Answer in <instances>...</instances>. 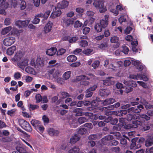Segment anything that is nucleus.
<instances>
[{
	"mask_svg": "<svg viewBox=\"0 0 153 153\" xmlns=\"http://www.w3.org/2000/svg\"><path fill=\"white\" fill-rule=\"evenodd\" d=\"M93 4L101 13L105 12L107 10L106 7L104 6L103 0H94Z\"/></svg>",
	"mask_w": 153,
	"mask_h": 153,
	"instance_id": "f257e3e1",
	"label": "nucleus"
},
{
	"mask_svg": "<svg viewBox=\"0 0 153 153\" xmlns=\"http://www.w3.org/2000/svg\"><path fill=\"white\" fill-rule=\"evenodd\" d=\"M89 78L88 76L84 75H81L78 76L76 78L77 81L80 82V83L81 85H87L89 84V82L87 80H88Z\"/></svg>",
	"mask_w": 153,
	"mask_h": 153,
	"instance_id": "f03ea898",
	"label": "nucleus"
},
{
	"mask_svg": "<svg viewBox=\"0 0 153 153\" xmlns=\"http://www.w3.org/2000/svg\"><path fill=\"white\" fill-rule=\"evenodd\" d=\"M143 106L139 105L136 106L131 107L128 109V112H133L134 113H139L143 108Z\"/></svg>",
	"mask_w": 153,
	"mask_h": 153,
	"instance_id": "7ed1b4c3",
	"label": "nucleus"
},
{
	"mask_svg": "<svg viewBox=\"0 0 153 153\" xmlns=\"http://www.w3.org/2000/svg\"><path fill=\"white\" fill-rule=\"evenodd\" d=\"M15 41V37L11 36L4 39V40L3 43L4 45L9 46L14 43Z\"/></svg>",
	"mask_w": 153,
	"mask_h": 153,
	"instance_id": "20e7f679",
	"label": "nucleus"
},
{
	"mask_svg": "<svg viewBox=\"0 0 153 153\" xmlns=\"http://www.w3.org/2000/svg\"><path fill=\"white\" fill-rule=\"evenodd\" d=\"M8 4L5 1H1L0 4V14L5 15V10L8 7Z\"/></svg>",
	"mask_w": 153,
	"mask_h": 153,
	"instance_id": "39448f33",
	"label": "nucleus"
},
{
	"mask_svg": "<svg viewBox=\"0 0 153 153\" xmlns=\"http://www.w3.org/2000/svg\"><path fill=\"white\" fill-rule=\"evenodd\" d=\"M142 123L140 121L136 120L132 122V124H129L125 125L124 127L126 129H129L131 128H136L138 126V125H140Z\"/></svg>",
	"mask_w": 153,
	"mask_h": 153,
	"instance_id": "423d86ee",
	"label": "nucleus"
},
{
	"mask_svg": "<svg viewBox=\"0 0 153 153\" xmlns=\"http://www.w3.org/2000/svg\"><path fill=\"white\" fill-rule=\"evenodd\" d=\"M30 22L29 20H26L25 21L18 20L15 22V25L19 28L22 27H23L27 26Z\"/></svg>",
	"mask_w": 153,
	"mask_h": 153,
	"instance_id": "0eeeda50",
	"label": "nucleus"
},
{
	"mask_svg": "<svg viewBox=\"0 0 153 153\" xmlns=\"http://www.w3.org/2000/svg\"><path fill=\"white\" fill-rule=\"evenodd\" d=\"M28 60L27 59H24L17 63V66L21 69L24 70L25 67L27 65Z\"/></svg>",
	"mask_w": 153,
	"mask_h": 153,
	"instance_id": "6e6552de",
	"label": "nucleus"
},
{
	"mask_svg": "<svg viewBox=\"0 0 153 153\" xmlns=\"http://www.w3.org/2000/svg\"><path fill=\"white\" fill-rule=\"evenodd\" d=\"M22 52L19 51H18L14 56L11 59V61L13 62H16L18 60L20 59L23 56Z\"/></svg>",
	"mask_w": 153,
	"mask_h": 153,
	"instance_id": "1a4fd4ad",
	"label": "nucleus"
},
{
	"mask_svg": "<svg viewBox=\"0 0 153 153\" xmlns=\"http://www.w3.org/2000/svg\"><path fill=\"white\" fill-rule=\"evenodd\" d=\"M22 124L21 126L25 130L29 132H30L32 131L31 126L28 122L24 120H22Z\"/></svg>",
	"mask_w": 153,
	"mask_h": 153,
	"instance_id": "9d476101",
	"label": "nucleus"
},
{
	"mask_svg": "<svg viewBox=\"0 0 153 153\" xmlns=\"http://www.w3.org/2000/svg\"><path fill=\"white\" fill-rule=\"evenodd\" d=\"M128 112V109L127 110H122L120 111H118L117 113L116 111H109L108 113H106L107 115H112V114H116L120 116H122L123 114H126Z\"/></svg>",
	"mask_w": 153,
	"mask_h": 153,
	"instance_id": "9b49d317",
	"label": "nucleus"
},
{
	"mask_svg": "<svg viewBox=\"0 0 153 153\" xmlns=\"http://www.w3.org/2000/svg\"><path fill=\"white\" fill-rule=\"evenodd\" d=\"M62 21L63 25L66 27H68L72 25L74 23L73 21L71 19H68L67 18H63Z\"/></svg>",
	"mask_w": 153,
	"mask_h": 153,
	"instance_id": "f8f14e48",
	"label": "nucleus"
},
{
	"mask_svg": "<svg viewBox=\"0 0 153 153\" xmlns=\"http://www.w3.org/2000/svg\"><path fill=\"white\" fill-rule=\"evenodd\" d=\"M61 14V12L59 8L55 7L53 10V11L51 13L50 17L53 19L59 16Z\"/></svg>",
	"mask_w": 153,
	"mask_h": 153,
	"instance_id": "ddd939ff",
	"label": "nucleus"
},
{
	"mask_svg": "<svg viewBox=\"0 0 153 153\" xmlns=\"http://www.w3.org/2000/svg\"><path fill=\"white\" fill-rule=\"evenodd\" d=\"M109 16L108 15H105L104 18L105 19H102L100 21L99 24H100V25H102L103 28H105L107 27L108 24V19Z\"/></svg>",
	"mask_w": 153,
	"mask_h": 153,
	"instance_id": "4468645a",
	"label": "nucleus"
},
{
	"mask_svg": "<svg viewBox=\"0 0 153 153\" xmlns=\"http://www.w3.org/2000/svg\"><path fill=\"white\" fill-rule=\"evenodd\" d=\"M57 51V49L55 47H52L48 49L46 51L47 55L52 56L54 55Z\"/></svg>",
	"mask_w": 153,
	"mask_h": 153,
	"instance_id": "2eb2a0df",
	"label": "nucleus"
},
{
	"mask_svg": "<svg viewBox=\"0 0 153 153\" xmlns=\"http://www.w3.org/2000/svg\"><path fill=\"white\" fill-rule=\"evenodd\" d=\"M80 138L79 135L75 134L70 138V143L71 144H74L78 141Z\"/></svg>",
	"mask_w": 153,
	"mask_h": 153,
	"instance_id": "dca6fc26",
	"label": "nucleus"
},
{
	"mask_svg": "<svg viewBox=\"0 0 153 153\" xmlns=\"http://www.w3.org/2000/svg\"><path fill=\"white\" fill-rule=\"evenodd\" d=\"M52 24L51 22H49L44 27V31L45 33L50 32L51 29Z\"/></svg>",
	"mask_w": 153,
	"mask_h": 153,
	"instance_id": "f3484780",
	"label": "nucleus"
},
{
	"mask_svg": "<svg viewBox=\"0 0 153 153\" xmlns=\"http://www.w3.org/2000/svg\"><path fill=\"white\" fill-rule=\"evenodd\" d=\"M69 2L67 1H63L58 4V6L61 9H64L68 7Z\"/></svg>",
	"mask_w": 153,
	"mask_h": 153,
	"instance_id": "a211bd4d",
	"label": "nucleus"
},
{
	"mask_svg": "<svg viewBox=\"0 0 153 153\" xmlns=\"http://www.w3.org/2000/svg\"><path fill=\"white\" fill-rule=\"evenodd\" d=\"M12 29L11 26H9L3 29L1 31V35H4L8 33Z\"/></svg>",
	"mask_w": 153,
	"mask_h": 153,
	"instance_id": "6ab92c4d",
	"label": "nucleus"
},
{
	"mask_svg": "<svg viewBox=\"0 0 153 153\" xmlns=\"http://www.w3.org/2000/svg\"><path fill=\"white\" fill-rule=\"evenodd\" d=\"M16 50V47L13 46L8 48L7 50V53L9 55H12Z\"/></svg>",
	"mask_w": 153,
	"mask_h": 153,
	"instance_id": "aec40b11",
	"label": "nucleus"
},
{
	"mask_svg": "<svg viewBox=\"0 0 153 153\" xmlns=\"http://www.w3.org/2000/svg\"><path fill=\"white\" fill-rule=\"evenodd\" d=\"M122 82L126 85L131 86L133 87H136L137 86L136 82L132 80H131L128 82L124 80Z\"/></svg>",
	"mask_w": 153,
	"mask_h": 153,
	"instance_id": "412c9836",
	"label": "nucleus"
},
{
	"mask_svg": "<svg viewBox=\"0 0 153 153\" xmlns=\"http://www.w3.org/2000/svg\"><path fill=\"white\" fill-rule=\"evenodd\" d=\"M16 149L19 153H27L26 147L25 146H17Z\"/></svg>",
	"mask_w": 153,
	"mask_h": 153,
	"instance_id": "4be33fe9",
	"label": "nucleus"
},
{
	"mask_svg": "<svg viewBox=\"0 0 153 153\" xmlns=\"http://www.w3.org/2000/svg\"><path fill=\"white\" fill-rule=\"evenodd\" d=\"M113 77H108L106 79L103 80V84L106 85H109L113 84L114 83L113 80L110 79H112Z\"/></svg>",
	"mask_w": 153,
	"mask_h": 153,
	"instance_id": "5701e85b",
	"label": "nucleus"
},
{
	"mask_svg": "<svg viewBox=\"0 0 153 153\" xmlns=\"http://www.w3.org/2000/svg\"><path fill=\"white\" fill-rule=\"evenodd\" d=\"M111 121V123L113 125L116 124L118 122V120L117 119H114L113 120V118L111 116H109L107 119L105 120V121L106 123Z\"/></svg>",
	"mask_w": 153,
	"mask_h": 153,
	"instance_id": "b1692460",
	"label": "nucleus"
},
{
	"mask_svg": "<svg viewBox=\"0 0 153 153\" xmlns=\"http://www.w3.org/2000/svg\"><path fill=\"white\" fill-rule=\"evenodd\" d=\"M100 94L102 96L108 95L110 93V91L107 89H102L100 90Z\"/></svg>",
	"mask_w": 153,
	"mask_h": 153,
	"instance_id": "393cba45",
	"label": "nucleus"
},
{
	"mask_svg": "<svg viewBox=\"0 0 153 153\" xmlns=\"http://www.w3.org/2000/svg\"><path fill=\"white\" fill-rule=\"evenodd\" d=\"M115 102V100L113 98L107 99L105 100L102 102L104 105L110 104Z\"/></svg>",
	"mask_w": 153,
	"mask_h": 153,
	"instance_id": "a878e982",
	"label": "nucleus"
},
{
	"mask_svg": "<svg viewBox=\"0 0 153 153\" xmlns=\"http://www.w3.org/2000/svg\"><path fill=\"white\" fill-rule=\"evenodd\" d=\"M153 144V138L149 137L146 141L145 145L147 147Z\"/></svg>",
	"mask_w": 153,
	"mask_h": 153,
	"instance_id": "bb28decb",
	"label": "nucleus"
},
{
	"mask_svg": "<svg viewBox=\"0 0 153 153\" xmlns=\"http://www.w3.org/2000/svg\"><path fill=\"white\" fill-rule=\"evenodd\" d=\"M25 71L26 72L35 75L36 74L34 70L30 67H26L25 69Z\"/></svg>",
	"mask_w": 153,
	"mask_h": 153,
	"instance_id": "cd10ccee",
	"label": "nucleus"
},
{
	"mask_svg": "<svg viewBox=\"0 0 153 153\" xmlns=\"http://www.w3.org/2000/svg\"><path fill=\"white\" fill-rule=\"evenodd\" d=\"M79 149L78 147L75 146L70 149L68 152V153H79Z\"/></svg>",
	"mask_w": 153,
	"mask_h": 153,
	"instance_id": "c85d7f7f",
	"label": "nucleus"
},
{
	"mask_svg": "<svg viewBox=\"0 0 153 153\" xmlns=\"http://www.w3.org/2000/svg\"><path fill=\"white\" fill-rule=\"evenodd\" d=\"M103 28L102 25L99 23H97L94 26V29L97 32H101Z\"/></svg>",
	"mask_w": 153,
	"mask_h": 153,
	"instance_id": "c756f323",
	"label": "nucleus"
},
{
	"mask_svg": "<svg viewBox=\"0 0 153 153\" xmlns=\"http://www.w3.org/2000/svg\"><path fill=\"white\" fill-rule=\"evenodd\" d=\"M67 59L69 62H72L76 61L77 58L75 55H71L68 56Z\"/></svg>",
	"mask_w": 153,
	"mask_h": 153,
	"instance_id": "7c9ffc66",
	"label": "nucleus"
},
{
	"mask_svg": "<svg viewBox=\"0 0 153 153\" xmlns=\"http://www.w3.org/2000/svg\"><path fill=\"white\" fill-rule=\"evenodd\" d=\"M74 112L76 113L75 115L76 116H81L82 114V109L80 108H77L73 110Z\"/></svg>",
	"mask_w": 153,
	"mask_h": 153,
	"instance_id": "2f4dec72",
	"label": "nucleus"
},
{
	"mask_svg": "<svg viewBox=\"0 0 153 153\" xmlns=\"http://www.w3.org/2000/svg\"><path fill=\"white\" fill-rule=\"evenodd\" d=\"M63 39L64 40H68L70 43H74L77 40V38L76 37H73L69 39L68 37H65L63 38Z\"/></svg>",
	"mask_w": 153,
	"mask_h": 153,
	"instance_id": "473e14b6",
	"label": "nucleus"
},
{
	"mask_svg": "<svg viewBox=\"0 0 153 153\" xmlns=\"http://www.w3.org/2000/svg\"><path fill=\"white\" fill-rule=\"evenodd\" d=\"M40 60V59H37V61L36 62V63L34 59H32L30 61V64L31 65L33 66H35L36 65V64H39L40 65H41L40 62H38V61H39Z\"/></svg>",
	"mask_w": 153,
	"mask_h": 153,
	"instance_id": "72a5a7b5",
	"label": "nucleus"
},
{
	"mask_svg": "<svg viewBox=\"0 0 153 153\" xmlns=\"http://www.w3.org/2000/svg\"><path fill=\"white\" fill-rule=\"evenodd\" d=\"M58 96L61 98L64 99L68 96H69L68 94L65 92H60L58 94Z\"/></svg>",
	"mask_w": 153,
	"mask_h": 153,
	"instance_id": "f704fd0d",
	"label": "nucleus"
},
{
	"mask_svg": "<svg viewBox=\"0 0 153 153\" xmlns=\"http://www.w3.org/2000/svg\"><path fill=\"white\" fill-rule=\"evenodd\" d=\"M119 40V38L117 36H112L110 39V42L112 43H117Z\"/></svg>",
	"mask_w": 153,
	"mask_h": 153,
	"instance_id": "c9c22d12",
	"label": "nucleus"
},
{
	"mask_svg": "<svg viewBox=\"0 0 153 153\" xmlns=\"http://www.w3.org/2000/svg\"><path fill=\"white\" fill-rule=\"evenodd\" d=\"M77 121L76 119H73L70 122V125L73 127H76L78 126Z\"/></svg>",
	"mask_w": 153,
	"mask_h": 153,
	"instance_id": "e433bc0d",
	"label": "nucleus"
},
{
	"mask_svg": "<svg viewBox=\"0 0 153 153\" xmlns=\"http://www.w3.org/2000/svg\"><path fill=\"white\" fill-rule=\"evenodd\" d=\"M87 130L84 128L82 127L79 129L78 132L79 134H85L87 132Z\"/></svg>",
	"mask_w": 153,
	"mask_h": 153,
	"instance_id": "4c0bfd02",
	"label": "nucleus"
},
{
	"mask_svg": "<svg viewBox=\"0 0 153 153\" xmlns=\"http://www.w3.org/2000/svg\"><path fill=\"white\" fill-rule=\"evenodd\" d=\"M71 71H69L65 72L63 75V77L65 79H68L70 77Z\"/></svg>",
	"mask_w": 153,
	"mask_h": 153,
	"instance_id": "58836bf2",
	"label": "nucleus"
},
{
	"mask_svg": "<svg viewBox=\"0 0 153 153\" xmlns=\"http://www.w3.org/2000/svg\"><path fill=\"white\" fill-rule=\"evenodd\" d=\"M137 114H134L133 116L131 114H129L127 116V119L129 121L131 120L132 119H137L136 115Z\"/></svg>",
	"mask_w": 153,
	"mask_h": 153,
	"instance_id": "ea45409f",
	"label": "nucleus"
},
{
	"mask_svg": "<svg viewBox=\"0 0 153 153\" xmlns=\"http://www.w3.org/2000/svg\"><path fill=\"white\" fill-rule=\"evenodd\" d=\"M65 49L63 48H61L57 51L56 54L58 56L62 55L65 53Z\"/></svg>",
	"mask_w": 153,
	"mask_h": 153,
	"instance_id": "a19ab883",
	"label": "nucleus"
},
{
	"mask_svg": "<svg viewBox=\"0 0 153 153\" xmlns=\"http://www.w3.org/2000/svg\"><path fill=\"white\" fill-rule=\"evenodd\" d=\"M17 105L19 107L21 108L22 110L23 111L25 110L26 109L24 106L23 105V102L22 101H19L17 103Z\"/></svg>",
	"mask_w": 153,
	"mask_h": 153,
	"instance_id": "79ce46f5",
	"label": "nucleus"
},
{
	"mask_svg": "<svg viewBox=\"0 0 153 153\" xmlns=\"http://www.w3.org/2000/svg\"><path fill=\"white\" fill-rule=\"evenodd\" d=\"M132 64L135 65L136 67L138 66V65L141 64V62L138 61L134 59L131 60Z\"/></svg>",
	"mask_w": 153,
	"mask_h": 153,
	"instance_id": "37998d69",
	"label": "nucleus"
},
{
	"mask_svg": "<svg viewBox=\"0 0 153 153\" xmlns=\"http://www.w3.org/2000/svg\"><path fill=\"white\" fill-rule=\"evenodd\" d=\"M29 107L30 110H34L35 109H37L39 108V106L36 105H33L30 104L28 105Z\"/></svg>",
	"mask_w": 153,
	"mask_h": 153,
	"instance_id": "c03bdc74",
	"label": "nucleus"
},
{
	"mask_svg": "<svg viewBox=\"0 0 153 153\" xmlns=\"http://www.w3.org/2000/svg\"><path fill=\"white\" fill-rule=\"evenodd\" d=\"M100 62L98 60H96L92 64V66L94 69L97 68L99 66Z\"/></svg>",
	"mask_w": 153,
	"mask_h": 153,
	"instance_id": "a18cd8bd",
	"label": "nucleus"
},
{
	"mask_svg": "<svg viewBox=\"0 0 153 153\" xmlns=\"http://www.w3.org/2000/svg\"><path fill=\"white\" fill-rule=\"evenodd\" d=\"M35 98L36 100V103H39L40 102L42 99V97L41 95L39 94H36L35 96Z\"/></svg>",
	"mask_w": 153,
	"mask_h": 153,
	"instance_id": "49530a36",
	"label": "nucleus"
},
{
	"mask_svg": "<svg viewBox=\"0 0 153 153\" xmlns=\"http://www.w3.org/2000/svg\"><path fill=\"white\" fill-rule=\"evenodd\" d=\"M137 115L140 116V117L143 119H145L146 120L148 121L150 119V117L148 116L147 115L145 114H137Z\"/></svg>",
	"mask_w": 153,
	"mask_h": 153,
	"instance_id": "de8ad7c7",
	"label": "nucleus"
},
{
	"mask_svg": "<svg viewBox=\"0 0 153 153\" xmlns=\"http://www.w3.org/2000/svg\"><path fill=\"white\" fill-rule=\"evenodd\" d=\"M82 25V23L78 20L76 21L74 24V27L75 28H78L81 27Z\"/></svg>",
	"mask_w": 153,
	"mask_h": 153,
	"instance_id": "09e8293b",
	"label": "nucleus"
},
{
	"mask_svg": "<svg viewBox=\"0 0 153 153\" xmlns=\"http://www.w3.org/2000/svg\"><path fill=\"white\" fill-rule=\"evenodd\" d=\"M141 102L143 103L144 105H145V107L146 109H149L153 108V106L152 105L146 104L147 103V102L146 101H144V102H143L142 100H141Z\"/></svg>",
	"mask_w": 153,
	"mask_h": 153,
	"instance_id": "8fccbe9b",
	"label": "nucleus"
},
{
	"mask_svg": "<svg viewBox=\"0 0 153 153\" xmlns=\"http://www.w3.org/2000/svg\"><path fill=\"white\" fill-rule=\"evenodd\" d=\"M93 51V50L90 49H87L86 50H84L83 53L84 54L86 55H89Z\"/></svg>",
	"mask_w": 153,
	"mask_h": 153,
	"instance_id": "3c124183",
	"label": "nucleus"
},
{
	"mask_svg": "<svg viewBox=\"0 0 153 153\" xmlns=\"http://www.w3.org/2000/svg\"><path fill=\"white\" fill-rule=\"evenodd\" d=\"M90 28L88 27H85L82 29L83 33L84 34H87L89 32Z\"/></svg>",
	"mask_w": 153,
	"mask_h": 153,
	"instance_id": "603ef678",
	"label": "nucleus"
},
{
	"mask_svg": "<svg viewBox=\"0 0 153 153\" xmlns=\"http://www.w3.org/2000/svg\"><path fill=\"white\" fill-rule=\"evenodd\" d=\"M22 76V74L19 72H15L14 75V77L15 79H18L20 78Z\"/></svg>",
	"mask_w": 153,
	"mask_h": 153,
	"instance_id": "864d4df0",
	"label": "nucleus"
},
{
	"mask_svg": "<svg viewBox=\"0 0 153 153\" xmlns=\"http://www.w3.org/2000/svg\"><path fill=\"white\" fill-rule=\"evenodd\" d=\"M31 123L33 126L36 127L38 125V124H40V122L38 120H31Z\"/></svg>",
	"mask_w": 153,
	"mask_h": 153,
	"instance_id": "5fc2aeb1",
	"label": "nucleus"
},
{
	"mask_svg": "<svg viewBox=\"0 0 153 153\" xmlns=\"http://www.w3.org/2000/svg\"><path fill=\"white\" fill-rule=\"evenodd\" d=\"M79 44L80 46L83 47H85L88 45V42L85 40L81 41L79 42Z\"/></svg>",
	"mask_w": 153,
	"mask_h": 153,
	"instance_id": "6e6d98bb",
	"label": "nucleus"
},
{
	"mask_svg": "<svg viewBox=\"0 0 153 153\" xmlns=\"http://www.w3.org/2000/svg\"><path fill=\"white\" fill-rule=\"evenodd\" d=\"M137 82L141 86L144 88H146L148 87L146 84L143 82L137 81Z\"/></svg>",
	"mask_w": 153,
	"mask_h": 153,
	"instance_id": "4d7b16f0",
	"label": "nucleus"
},
{
	"mask_svg": "<svg viewBox=\"0 0 153 153\" xmlns=\"http://www.w3.org/2000/svg\"><path fill=\"white\" fill-rule=\"evenodd\" d=\"M88 76L89 78L88 79L89 80H95L97 79V77L95 76L94 75L90 74H88Z\"/></svg>",
	"mask_w": 153,
	"mask_h": 153,
	"instance_id": "13d9d810",
	"label": "nucleus"
},
{
	"mask_svg": "<svg viewBox=\"0 0 153 153\" xmlns=\"http://www.w3.org/2000/svg\"><path fill=\"white\" fill-rule=\"evenodd\" d=\"M140 74L137 75H131L129 76V77L130 78L138 80L139 79L140 77Z\"/></svg>",
	"mask_w": 153,
	"mask_h": 153,
	"instance_id": "bf43d9fd",
	"label": "nucleus"
},
{
	"mask_svg": "<svg viewBox=\"0 0 153 153\" xmlns=\"http://www.w3.org/2000/svg\"><path fill=\"white\" fill-rule=\"evenodd\" d=\"M86 121V119L84 117H80L78 119V121L80 124L83 123Z\"/></svg>",
	"mask_w": 153,
	"mask_h": 153,
	"instance_id": "052dcab7",
	"label": "nucleus"
},
{
	"mask_svg": "<svg viewBox=\"0 0 153 153\" xmlns=\"http://www.w3.org/2000/svg\"><path fill=\"white\" fill-rule=\"evenodd\" d=\"M40 19L35 16L32 22L34 24H37L39 23Z\"/></svg>",
	"mask_w": 153,
	"mask_h": 153,
	"instance_id": "680f3d73",
	"label": "nucleus"
},
{
	"mask_svg": "<svg viewBox=\"0 0 153 153\" xmlns=\"http://www.w3.org/2000/svg\"><path fill=\"white\" fill-rule=\"evenodd\" d=\"M124 119L123 118H120L119 119L120 123L118 124L121 127L125 126V122Z\"/></svg>",
	"mask_w": 153,
	"mask_h": 153,
	"instance_id": "e2e57ef3",
	"label": "nucleus"
},
{
	"mask_svg": "<svg viewBox=\"0 0 153 153\" xmlns=\"http://www.w3.org/2000/svg\"><path fill=\"white\" fill-rule=\"evenodd\" d=\"M49 134L51 136L55 135V131L53 128H50L48 131Z\"/></svg>",
	"mask_w": 153,
	"mask_h": 153,
	"instance_id": "0e129e2a",
	"label": "nucleus"
},
{
	"mask_svg": "<svg viewBox=\"0 0 153 153\" xmlns=\"http://www.w3.org/2000/svg\"><path fill=\"white\" fill-rule=\"evenodd\" d=\"M122 52L125 54H127L129 51V49L128 47L126 46H123V47Z\"/></svg>",
	"mask_w": 153,
	"mask_h": 153,
	"instance_id": "69168bd1",
	"label": "nucleus"
},
{
	"mask_svg": "<svg viewBox=\"0 0 153 153\" xmlns=\"http://www.w3.org/2000/svg\"><path fill=\"white\" fill-rule=\"evenodd\" d=\"M32 80L33 78L29 76H26L25 77V80L26 82H30L32 81Z\"/></svg>",
	"mask_w": 153,
	"mask_h": 153,
	"instance_id": "338daca9",
	"label": "nucleus"
},
{
	"mask_svg": "<svg viewBox=\"0 0 153 153\" xmlns=\"http://www.w3.org/2000/svg\"><path fill=\"white\" fill-rule=\"evenodd\" d=\"M132 30V29L131 27H127L124 30V33L126 34L129 33Z\"/></svg>",
	"mask_w": 153,
	"mask_h": 153,
	"instance_id": "774afa93",
	"label": "nucleus"
}]
</instances>
